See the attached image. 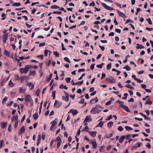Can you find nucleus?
<instances>
[{
    "label": "nucleus",
    "instance_id": "9",
    "mask_svg": "<svg viewBox=\"0 0 153 153\" xmlns=\"http://www.w3.org/2000/svg\"><path fill=\"white\" fill-rule=\"evenodd\" d=\"M65 93L66 94L65 96H62V99L68 102V94L66 92H65Z\"/></svg>",
    "mask_w": 153,
    "mask_h": 153
},
{
    "label": "nucleus",
    "instance_id": "26",
    "mask_svg": "<svg viewBox=\"0 0 153 153\" xmlns=\"http://www.w3.org/2000/svg\"><path fill=\"white\" fill-rule=\"evenodd\" d=\"M123 69H125L127 71H129L130 70V68L128 65H126V66L123 68Z\"/></svg>",
    "mask_w": 153,
    "mask_h": 153
},
{
    "label": "nucleus",
    "instance_id": "52",
    "mask_svg": "<svg viewBox=\"0 0 153 153\" xmlns=\"http://www.w3.org/2000/svg\"><path fill=\"white\" fill-rule=\"evenodd\" d=\"M9 85L10 86L12 87L14 85V84L10 80L9 82Z\"/></svg>",
    "mask_w": 153,
    "mask_h": 153
},
{
    "label": "nucleus",
    "instance_id": "29",
    "mask_svg": "<svg viewBox=\"0 0 153 153\" xmlns=\"http://www.w3.org/2000/svg\"><path fill=\"white\" fill-rule=\"evenodd\" d=\"M7 124V123L3 122L1 123V126L3 128H4L6 127Z\"/></svg>",
    "mask_w": 153,
    "mask_h": 153
},
{
    "label": "nucleus",
    "instance_id": "2",
    "mask_svg": "<svg viewBox=\"0 0 153 153\" xmlns=\"http://www.w3.org/2000/svg\"><path fill=\"white\" fill-rule=\"evenodd\" d=\"M31 67L30 65H27L25 66V68H20V72L22 74L23 73L26 74L29 71V69L31 68Z\"/></svg>",
    "mask_w": 153,
    "mask_h": 153
},
{
    "label": "nucleus",
    "instance_id": "5",
    "mask_svg": "<svg viewBox=\"0 0 153 153\" xmlns=\"http://www.w3.org/2000/svg\"><path fill=\"white\" fill-rule=\"evenodd\" d=\"M61 104L62 103L61 102H59L58 101L56 100L55 102L54 106L55 107L58 108L59 107L61 106Z\"/></svg>",
    "mask_w": 153,
    "mask_h": 153
},
{
    "label": "nucleus",
    "instance_id": "50",
    "mask_svg": "<svg viewBox=\"0 0 153 153\" xmlns=\"http://www.w3.org/2000/svg\"><path fill=\"white\" fill-rule=\"evenodd\" d=\"M94 24L98 25V24H101V23L99 21H96L94 22Z\"/></svg>",
    "mask_w": 153,
    "mask_h": 153
},
{
    "label": "nucleus",
    "instance_id": "45",
    "mask_svg": "<svg viewBox=\"0 0 153 153\" xmlns=\"http://www.w3.org/2000/svg\"><path fill=\"white\" fill-rule=\"evenodd\" d=\"M7 97H5L3 99L2 102L3 103H4L6 101L7 99Z\"/></svg>",
    "mask_w": 153,
    "mask_h": 153
},
{
    "label": "nucleus",
    "instance_id": "56",
    "mask_svg": "<svg viewBox=\"0 0 153 153\" xmlns=\"http://www.w3.org/2000/svg\"><path fill=\"white\" fill-rule=\"evenodd\" d=\"M128 22H132V23L133 22V21L131 20V19H128L125 22V23H127Z\"/></svg>",
    "mask_w": 153,
    "mask_h": 153
},
{
    "label": "nucleus",
    "instance_id": "3",
    "mask_svg": "<svg viewBox=\"0 0 153 153\" xmlns=\"http://www.w3.org/2000/svg\"><path fill=\"white\" fill-rule=\"evenodd\" d=\"M106 80L112 83H115L116 81L112 77H108L106 79Z\"/></svg>",
    "mask_w": 153,
    "mask_h": 153
},
{
    "label": "nucleus",
    "instance_id": "19",
    "mask_svg": "<svg viewBox=\"0 0 153 153\" xmlns=\"http://www.w3.org/2000/svg\"><path fill=\"white\" fill-rule=\"evenodd\" d=\"M21 5V3L20 2L19 3H14L12 4V6H13L18 7Z\"/></svg>",
    "mask_w": 153,
    "mask_h": 153
},
{
    "label": "nucleus",
    "instance_id": "37",
    "mask_svg": "<svg viewBox=\"0 0 153 153\" xmlns=\"http://www.w3.org/2000/svg\"><path fill=\"white\" fill-rule=\"evenodd\" d=\"M94 100H95V102H97L98 101V100L97 99V97H96L94 99H92L90 101V103H91V102H92V101H93Z\"/></svg>",
    "mask_w": 153,
    "mask_h": 153
},
{
    "label": "nucleus",
    "instance_id": "33",
    "mask_svg": "<svg viewBox=\"0 0 153 153\" xmlns=\"http://www.w3.org/2000/svg\"><path fill=\"white\" fill-rule=\"evenodd\" d=\"M146 20L148 22V23L150 25L152 24V22L151 21V19L150 18H149L148 19H146Z\"/></svg>",
    "mask_w": 153,
    "mask_h": 153
},
{
    "label": "nucleus",
    "instance_id": "35",
    "mask_svg": "<svg viewBox=\"0 0 153 153\" xmlns=\"http://www.w3.org/2000/svg\"><path fill=\"white\" fill-rule=\"evenodd\" d=\"M6 15L4 13H3L1 14V16L3 18L1 19L2 20H4L6 18Z\"/></svg>",
    "mask_w": 153,
    "mask_h": 153
},
{
    "label": "nucleus",
    "instance_id": "34",
    "mask_svg": "<svg viewBox=\"0 0 153 153\" xmlns=\"http://www.w3.org/2000/svg\"><path fill=\"white\" fill-rule=\"evenodd\" d=\"M64 60L65 61L67 62L70 63L71 61H70L69 58L67 57H65L64 58Z\"/></svg>",
    "mask_w": 153,
    "mask_h": 153
},
{
    "label": "nucleus",
    "instance_id": "59",
    "mask_svg": "<svg viewBox=\"0 0 153 153\" xmlns=\"http://www.w3.org/2000/svg\"><path fill=\"white\" fill-rule=\"evenodd\" d=\"M48 50L47 49L45 50L44 53H45V55L46 56H48Z\"/></svg>",
    "mask_w": 153,
    "mask_h": 153
},
{
    "label": "nucleus",
    "instance_id": "62",
    "mask_svg": "<svg viewBox=\"0 0 153 153\" xmlns=\"http://www.w3.org/2000/svg\"><path fill=\"white\" fill-rule=\"evenodd\" d=\"M85 71V69L84 68L79 69L78 70L79 72H80L81 71Z\"/></svg>",
    "mask_w": 153,
    "mask_h": 153
},
{
    "label": "nucleus",
    "instance_id": "39",
    "mask_svg": "<svg viewBox=\"0 0 153 153\" xmlns=\"http://www.w3.org/2000/svg\"><path fill=\"white\" fill-rule=\"evenodd\" d=\"M111 63L109 64L106 66V68L107 70H109L111 68Z\"/></svg>",
    "mask_w": 153,
    "mask_h": 153
},
{
    "label": "nucleus",
    "instance_id": "46",
    "mask_svg": "<svg viewBox=\"0 0 153 153\" xmlns=\"http://www.w3.org/2000/svg\"><path fill=\"white\" fill-rule=\"evenodd\" d=\"M40 92V90L38 89L36 91V94L37 96H39V93Z\"/></svg>",
    "mask_w": 153,
    "mask_h": 153
},
{
    "label": "nucleus",
    "instance_id": "16",
    "mask_svg": "<svg viewBox=\"0 0 153 153\" xmlns=\"http://www.w3.org/2000/svg\"><path fill=\"white\" fill-rule=\"evenodd\" d=\"M125 138V137L124 136H122L120 137L119 139V141L120 143H122L123 142Z\"/></svg>",
    "mask_w": 153,
    "mask_h": 153
},
{
    "label": "nucleus",
    "instance_id": "57",
    "mask_svg": "<svg viewBox=\"0 0 153 153\" xmlns=\"http://www.w3.org/2000/svg\"><path fill=\"white\" fill-rule=\"evenodd\" d=\"M114 22L115 25H117L119 24V23L116 20V18H115L114 19Z\"/></svg>",
    "mask_w": 153,
    "mask_h": 153
},
{
    "label": "nucleus",
    "instance_id": "8",
    "mask_svg": "<svg viewBox=\"0 0 153 153\" xmlns=\"http://www.w3.org/2000/svg\"><path fill=\"white\" fill-rule=\"evenodd\" d=\"M120 106L126 111H127V112H130V110L128 108V107L127 106L124 105H120Z\"/></svg>",
    "mask_w": 153,
    "mask_h": 153
},
{
    "label": "nucleus",
    "instance_id": "32",
    "mask_svg": "<svg viewBox=\"0 0 153 153\" xmlns=\"http://www.w3.org/2000/svg\"><path fill=\"white\" fill-rule=\"evenodd\" d=\"M92 146L93 148H96L97 147V144L95 142H93L92 143Z\"/></svg>",
    "mask_w": 153,
    "mask_h": 153
},
{
    "label": "nucleus",
    "instance_id": "7",
    "mask_svg": "<svg viewBox=\"0 0 153 153\" xmlns=\"http://www.w3.org/2000/svg\"><path fill=\"white\" fill-rule=\"evenodd\" d=\"M117 11L119 13V15L120 16L123 18H126V16L123 13L120 11L118 10H117Z\"/></svg>",
    "mask_w": 153,
    "mask_h": 153
},
{
    "label": "nucleus",
    "instance_id": "20",
    "mask_svg": "<svg viewBox=\"0 0 153 153\" xmlns=\"http://www.w3.org/2000/svg\"><path fill=\"white\" fill-rule=\"evenodd\" d=\"M103 124L104 122L102 121H101L96 126V127H100L102 128L103 125Z\"/></svg>",
    "mask_w": 153,
    "mask_h": 153
},
{
    "label": "nucleus",
    "instance_id": "55",
    "mask_svg": "<svg viewBox=\"0 0 153 153\" xmlns=\"http://www.w3.org/2000/svg\"><path fill=\"white\" fill-rule=\"evenodd\" d=\"M89 6H92L93 7H94L95 6V3L94 1H93L91 3H90L89 4Z\"/></svg>",
    "mask_w": 153,
    "mask_h": 153
},
{
    "label": "nucleus",
    "instance_id": "1",
    "mask_svg": "<svg viewBox=\"0 0 153 153\" xmlns=\"http://www.w3.org/2000/svg\"><path fill=\"white\" fill-rule=\"evenodd\" d=\"M102 107L99 105H98L95 107H93L90 111V113L92 114H96L99 113L102 110Z\"/></svg>",
    "mask_w": 153,
    "mask_h": 153
},
{
    "label": "nucleus",
    "instance_id": "24",
    "mask_svg": "<svg viewBox=\"0 0 153 153\" xmlns=\"http://www.w3.org/2000/svg\"><path fill=\"white\" fill-rule=\"evenodd\" d=\"M57 123L56 120V119L55 120L52 121L51 123L52 124V125L55 126Z\"/></svg>",
    "mask_w": 153,
    "mask_h": 153
},
{
    "label": "nucleus",
    "instance_id": "41",
    "mask_svg": "<svg viewBox=\"0 0 153 153\" xmlns=\"http://www.w3.org/2000/svg\"><path fill=\"white\" fill-rule=\"evenodd\" d=\"M56 91H53L52 92V96L53 97V99H55V96Z\"/></svg>",
    "mask_w": 153,
    "mask_h": 153
},
{
    "label": "nucleus",
    "instance_id": "18",
    "mask_svg": "<svg viewBox=\"0 0 153 153\" xmlns=\"http://www.w3.org/2000/svg\"><path fill=\"white\" fill-rule=\"evenodd\" d=\"M36 71H30L29 72V76H34L35 75Z\"/></svg>",
    "mask_w": 153,
    "mask_h": 153
},
{
    "label": "nucleus",
    "instance_id": "61",
    "mask_svg": "<svg viewBox=\"0 0 153 153\" xmlns=\"http://www.w3.org/2000/svg\"><path fill=\"white\" fill-rule=\"evenodd\" d=\"M94 64H93L91 65L90 66V68L91 70H93L94 69Z\"/></svg>",
    "mask_w": 153,
    "mask_h": 153
},
{
    "label": "nucleus",
    "instance_id": "13",
    "mask_svg": "<svg viewBox=\"0 0 153 153\" xmlns=\"http://www.w3.org/2000/svg\"><path fill=\"white\" fill-rule=\"evenodd\" d=\"M141 143L140 142L137 143L133 146L132 147V149H134V148L140 147L141 145Z\"/></svg>",
    "mask_w": 153,
    "mask_h": 153
},
{
    "label": "nucleus",
    "instance_id": "17",
    "mask_svg": "<svg viewBox=\"0 0 153 153\" xmlns=\"http://www.w3.org/2000/svg\"><path fill=\"white\" fill-rule=\"evenodd\" d=\"M59 88H60L64 89L67 90L68 89V88L65 85H64L63 84H62L59 85Z\"/></svg>",
    "mask_w": 153,
    "mask_h": 153
},
{
    "label": "nucleus",
    "instance_id": "63",
    "mask_svg": "<svg viewBox=\"0 0 153 153\" xmlns=\"http://www.w3.org/2000/svg\"><path fill=\"white\" fill-rule=\"evenodd\" d=\"M30 66H31V68H33L34 69H37L38 68V67L36 65H34L32 66V65H30Z\"/></svg>",
    "mask_w": 153,
    "mask_h": 153
},
{
    "label": "nucleus",
    "instance_id": "21",
    "mask_svg": "<svg viewBox=\"0 0 153 153\" xmlns=\"http://www.w3.org/2000/svg\"><path fill=\"white\" fill-rule=\"evenodd\" d=\"M126 87L127 88H129L133 90L134 89V88L130 84H128L126 85Z\"/></svg>",
    "mask_w": 153,
    "mask_h": 153
},
{
    "label": "nucleus",
    "instance_id": "58",
    "mask_svg": "<svg viewBox=\"0 0 153 153\" xmlns=\"http://www.w3.org/2000/svg\"><path fill=\"white\" fill-rule=\"evenodd\" d=\"M4 143V141L3 140L0 141V148H1L2 146Z\"/></svg>",
    "mask_w": 153,
    "mask_h": 153
},
{
    "label": "nucleus",
    "instance_id": "43",
    "mask_svg": "<svg viewBox=\"0 0 153 153\" xmlns=\"http://www.w3.org/2000/svg\"><path fill=\"white\" fill-rule=\"evenodd\" d=\"M152 102L151 101H150V100H147L146 101L145 104H148L150 105L152 104Z\"/></svg>",
    "mask_w": 153,
    "mask_h": 153
},
{
    "label": "nucleus",
    "instance_id": "53",
    "mask_svg": "<svg viewBox=\"0 0 153 153\" xmlns=\"http://www.w3.org/2000/svg\"><path fill=\"white\" fill-rule=\"evenodd\" d=\"M45 42H43V43H41L40 44L39 46V47H43L45 45Z\"/></svg>",
    "mask_w": 153,
    "mask_h": 153
},
{
    "label": "nucleus",
    "instance_id": "14",
    "mask_svg": "<svg viewBox=\"0 0 153 153\" xmlns=\"http://www.w3.org/2000/svg\"><path fill=\"white\" fill-rule=\"evenodd\" d=\"M89 134H91L93 137L96 136L97 133V131H96L93 132L89 131Z\"/></svg>",
    "mask_w": 153,
    "mask_h": 153
},
{
    "label": "nucleus",
    "instance_id": "30",
    "mask_svg": "<svg viewBox=\"0 0 153 153\" xmlns=\"http://www.w3.org/2000/svg\"><path fill=\"white\" fill-rule=\"evenodd\" d=\"M136 48L137 49H143V48H144V47L143 46V45H142L141 44V45H140V46H136Z\"/></svg>",
    "mask_w": 153,
    "mask_h": 153
},
{
    "label": "nucleus",
    "instance_id": "64",
    "mask_svg": "<svg viewBox=\"0 0 153 153\" xmlns=\"http://www.w3.org/2000/svg\"><path fill=\"white\" fill-rule=\"evenodd\" d=\"M114 33L113 32H111L108 35L109 36H113L114 35Z\"/></svg>",
    "mask_w": 153,
    "mask_h": 153
},
{
    "label": "nucleus",
    "instance_id": "25",
    "mask_svg": "<svg viewBox=\"0 0 153 153\" xmlns=\"http://www.w3.org/2000/svg\"><path fill=\"white\" fill-rule=\"evenodd\" d=\"M51 9H56L57 8H59V7L57 5H53L51 7Z\"/></svg>",
    "mask_w": 153,
    "mask_h": 153
},
{
    "label": "nucleus",
    "instance_id": "48",
    "mask_svg": "<svg viewBox=\"0 0 153 153\" xmlns=\"http://www.w3.org/2000/svg\"><path fill=\"white\" fill-rule=\"evenodd\" d=\"M146 30L149 31H151L153 30V27L149 28L148 27H146Z\"/></svg>",
    "mask_w": 153,
    "mask_h": 153
},
{
    "label": "nucleus",
    "instance_id": "54",
    "mask_svg": "<svg viewBox=\"0 0 153 153\" xmlns=\"http://www.w3.org/2000/svg\"><path fill=\"white\" fill-rule=\"evenodd\" d=\"M115 31L119 33H121V30L120 29L118 28H116L115 30Z\"/></svg>",
    "mask_w": 153,
    "mask_h": 153
},
{
    "label": "nucleus",
    "instance_id": "4",
    "mask_svg": "<svg viewBox=\"0 0 153 153\" xmlns=\"http://www.w3.org/2000/svg\"><path fill=\"white\" fill-rule=\"evenodd\" d=\"M101 4L102 6L108 10H112L114 9L113 8L109 6H108L105 3H102Z\"/></svg>",
    "mask_w": 153,
    "mask_h": 153
},
{
    "label": "nucleus",
    "instance_id": "12",
    "mask_svg": "<svg viewBox=\"0 0 153 153\" xmlns=\"http://www.w3.org/2000/svg\"><path fill=\"white\" fill-rule=\"evenodd\" d=\"M92 120L91 117L90 116H87L85 119V121H86L88 122H91Z\"/></svg>",
    "mask_w": 153,
    "mask_h": 153
},
{
    "label": "nucleus",
    "instance_id": "31",
    "mask_svg": "<svg viewBox=\"0 0 153 153\" xmlns=\"http://www.w3.org/2000/svg\"><path fill=\"white\" fill-rule=\"evenodd\" d=\"M41 140V135L40 134L39 135L38 137L37 138V142L38 143H40Z\"/></svg>",
    "mask_w": 153,
    "mask_h": 153
},
{
    "label": "nucleus",
    "instance_id": "11",
    "mask_svg": "<svg viewBox=\"0 0 153 153\" xmlns=\"http://www.w3.org/2000/svg\"><path fill=\"white\" fill-rule=\"evenodd\" d=\"M31 97L29 95H26L25 96V100L26 102H29L30 100Z\"/></svg>",
    "mask_w": 153,
    "mask_h": 153
},
{
    "label": "nucleus",
    "instance_id": "27",
    "mask_svg": "<svg viewBox=\"0 0 153 153\" xmlns=\"http://www.w3.org/2000/svg\"><path fill=\"white\" fill-rule=\"evenodd\" d=\"M113 123L112 121H110L107 124L109 128L111 127L113 125Z\"/></svg>",
    "mask_w": 153,
    "mask_h": 153
},
{
    "label": "nucleus",
    "instance_id": "60",
    "mask_svg": "<svg viewBox=\"0 0 153 153\" xmlns=\"http://www.w3.org/2000/svg\"><path fill=\"white\" fill-rule=\"evenodd\" d=\"M99 46L101 48L102 51H103L104 50L105 48L104 46H101L100 45H99Z\"/></svg>",
    "mask_w": 153,
    "mask_h": 153
},
{
    "label": "nucleus",
    "instance_id": "10",
    "mask_svg": "<svg viewBox=\"0 0 153 153\" xmlns=\"http://www.w3.org/2000/svg\"><path fill=\"white\" fill-rule=\"evenodd\" d=\"M78 111L75 109H71L68 113H71L73 115H75L78 113Z\"/></svg>",
    "mask_w": 153,
    "mask_h": 153
},
{
    "label": "nucleus",
    "instance_id": "23",
    "mask_svg": "<svg viewBox=\"0 0 153 153\" xmlns=\"http://www.w3.org/2000/svg\"><path fill=\"white\" fill-rule=\"evenodd\" d=\"M38 115L37 113H36L33 115V118L34 120H36L37 119L38 117Z\"/></svg>",
    "mask_w": 153,
    "mask_h": 153
},
{
    "label": "nucleus",
    "instance_id": "22",
    "mask_svg": "<svg viewBox=\"0 0 153 153\" xmlns=\"http://www.w3.org/2000/svg\"><path fill=\"white\" fill-rule=\"evenodd\" d=\"M4 54L8 56H9L10 53L9 52H8L7 50H5L4 51Z\"/></svg>",
    "mask_w": 153,
    "mask_h": 153
},
{
    "label": "nucleus",
    "instance_id": "51",
    "mask_svg": "<svg viewBox=\"0 0 153 153\" xmlns=\"http://www.w3.org/2000/svg\"><path fill=\"white\" fill-rule=\"evenodd\" d=\"M42 104H43V102H42V101L40 103V108H39V114L41 112V109L42 108Z\"/></svg>",
    "mask_w": 153,
    "mask_h": 153
},
{
    "label": "nucleus",
    "instance_id": "28",
    "mask_svg": "<svg viewBox=\"0 0 153 153\" xmlns=\"http://www.w3.org/2000/svg\"><path fill=\"white\" fill-rule=\"evenodd\" d=\"M125 128L127 131L131 130L133 129V128L131 127L128 126H126Z\"/></svg>",
    "mask_w": 153,
    "mask_h": 153
},
{
    "label": "nucleus",
    "instance_id": "47",
    "mask_svg": "<svg viewBox=\"0 0 153 153\" xmlns=\"http://www.w3.org/2000/svg\"><path fill=\"white\" fill-rule=\"evenodd\" d=\"M118 130L120 131H122L123 130V128L121 126H119L118 128Z\"/></svg>",
    "mask_w": 153,
    "mask_h": 153
},
{
    "label": "nucleus",
    "instance_id": "42",
    "mask_svg": "<svg viewBox=\"0 0 153 153\" xmlns=\"http://www.w3.org/2000/svg\"><path fill=\"white\" fill-rule=\"evenodd\" d=\"M65 80L67 83H69L70 82L71 78L70 77H69L68 78H66Z\"/></svg>",
    "mask_w": 153,
    "mask_h": 153
},
{
    "label": "nucleus",
    "instance_id": "36",
    "mask_svg": "<svg viewBox=\"0 0 153 153\" xmlns=\"http://www.w3.org/2000/svg\"><path fill=\"white\" fill-rule=\"evenodd\" d=\"M53 54L56 57H59V54L57 51H54L53 52Z\"/></svg>",
    "mask_w": 153,
    "mask_h": 153
},
{
    "label": "nucleus",
    "instance_id": "44",
    "mask_svg": "<svg viewBox=\"0 0 153 153\" xmlns=\"http://www.w3.org/2000/svg\"><path fill=\"white\" fill-rule=\"evenodd\" d=\"M53 14H61L62 13V12L60 11H54L53 12Z\"/></svg>",
    "mask_w": 153,
    "mask_h": 153
},
{
    "label": "nucleus",
    "instance_id": "40",
    "mask_svg": "<svg viewBox=\"0 0 153 153\" xmlns=\"http://www.w3.org/2000/svg\"><path fill=\"white\" fill-rule=\"evenodd\" d=\"M103 64H104V63H102L100 64L97 65V67L98 68H102V65Z\"/></svg>",
    "mask_w": 153,
    "mask_h": 153
},
{
    "label": "nucleus",
    "instance_id": "49",
    "mask_svg": "<svg viewBox=\"0 0 153 153\" xmlns=\"http://www.w3.org/2000/svg\"><path fill=\"white\" fill-rule=\"evenodd\" d=\"M23 91V92L24 93L25 92V89H24V90L22 88H19V92L20 93H22V91Z\"/></svg>",
    "mask_w": 153,
    "mask_h": 153
},
{
    "label": "nucleus",
    "instance_id": "6",
    "mask_svg": "<svg viewBox=\"0 0 153 153\" xmlns=\"http://www.w3.org/2000/svg\"><path fill=\"white\" fill-rule=\"evenodd\" d=\"M8 36L7 34H4L3 36V40L4 44L6 42L7 40L8 39Z\"/></svg>",
    "mask_w": 153,
    "mask_h": 153
},
{
    "label": "nucleus",
    "instance_id": "38",
    "mask_svg": "<svg viewBox=\"0 0 153 153\" xmlns=\"http://www.w3.org/2000/svg\"><path fill=\"white\" fill-rule=\"evenodd\" d=\"M56 128L55 126L51 125L50 127V129L51 131L54 130Z\"/></svg>",
    "mask_w": 153,
    "mask_h": 153
},
{
    "label": "nucleus",
    "instance_id": "15",
    "mask_svg": "<svg viewBox=\"0 0 153 153\" xmlns=\"http://www.w3.org/2000/svg\"><path fill=\"white\" fill-rule=\"evenodd\" d=\"M25 130V127L24 126H22L20 129L19 131V134H21L23 132H24Z\"/></svg>",
    "mask_w": 153,
    "mask_h": 153
}]
</instances>
